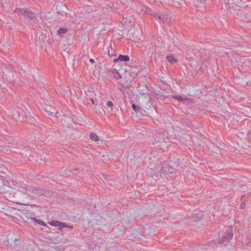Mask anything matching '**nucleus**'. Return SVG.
<instances>
[{
    "label": "nucleus",
    "mask_w": 251,
    "mask_h": 251,
    "mask_svg": "<svg viewBox=\"0 0 251 251\" xmlns=\"http://www.w3.org/2000/svg\"><path fill=\"white\" fill-rule=\"evenodd\" d=\"M108 54L110 57L115 56V54H114V51H113L112 48H111L110 50H108Z\"/></svg>",
    "instance_id": "obj_17"
},
{
    "label": "nucleus",
    "mask_w": 251,
    "mask_h": 251,
    "mask_svg": "<svg viewBox=\"0 0 251 251\" xmlns=\"http://www.w3.org/2000/svg\"><path fill=\"white\" fill-rule=\"evenodd\" d=\"M150 14L159 22H165L167 20V15L159 11L151 12Z\"/></svg>",
    "instance_id": "obj_4"
},
{
    "label": "nucleus",
    "mask_w": 251,
    "mask_h": 251,
    "mask_svg": "<svg viewBox=\"0 0 251 251\" xmlns=\"http://www.w3.org/2000/svg\"><path fill=\"white\" fill-rule=\"evenodd\" d=\"M178 4L180 5V3L179 2H178Z\"/></svg>",
    "instance_id": "obj_27"
},
{
    "label": "nucleus",
    "mask_w": 251,
    "mask_h": 251,
    "mask_svg": "<svg viewBox=\"0 0 251 251\" xmlns=\"http://www.w3.org/2000/svg\"><path fill=\"white\" fill-rule=\"evenodd\" d=\"M167 59L168 62H170L172 64H174L177 61V60L176 58H175V57L173 55L167 56Z\"/></svg>",
    "instance_id": "obj_12"
},
{
    "label": "nucleus",
    "mask_w": 251,
    "mask_h": 251,
    "mask_svg": "<svg viewBox=\"0 0 251 251\" xmlns=\"http://www.w3.org/2000/svg\"><path fill=\"white\" fill-rule=\"evenodd\" d=\"M67 31H68V30L67 28L61 27L57 31V35H58V36L60 37H62V34L66 33L67 32Z\"/></svg>",
    "instance_id": "obj_11"
},
{
    "label": "nucleus",
    "mask_w": 251,
    "mask_h": 251,
    "mask_svg": "<svg viewBox=\"0 0 251 251\" xmlns=\"http://www.w3.org/2000/svg\"><path fill=\"white\" fill-rule=\"evenodd\" d=\"M232 228L231 226H230L227 229L226 235L222 238L221 240V243H224L225 242L227 241L232 238Z\"/></svg>",
    "instance_id": "obj_6"
},
{
    "label": "nucleus",
    "mask_w": 251,
    "mask_h": 251,
    "mask_svg": "<svg viewBox=\"0 0 251 251\" xmlns=\"http://www.w3.org/2000/svg\"><path fill=\"white\" fill-rule=\"evenodd\" d=\"M90 139L95 142L99 140L98 136L95 133H91L90 134Z\"/></svg>",
    "instance_id": "obj_13"
},
{
    "label": "nucleus",
    "mask_w": 251,
    "mask_h": 251,
    "mask_svg": "<svg viewBox=\"0 0 251 251\" xmlns=\"http://www.w3.org/2000/svg\"><path fill=\"white\" fill-rule=\"evenodd\" d=\"M31 219L33 222L35 223L44 226H47V224L44 222L43 220H38L34 217H31Z\"/></svg>",
    "instance_id": "obj_9"
},
{
    "label": "nucleus",
    "mask_w": 251,
    "mask_h": 251,
    "mask_svg": "<svg viewBox=\"0 0 251 251\" xmlns=\"http://www.w3.org/2000/svg\"><path fill=\"white\" fill-rule=\"evenodd\" d=\"M4 185V182L2 179H0V188H2Z\"/></svg>",
    "instance_id": "obj_21"
},
{
    "label": "nucleus",
    "mask_w": 251,
    "mask_h": 251,
    "mask_svg": "<svg viewBox=\"0 0 251 251\" xmlns=\"http://www.w3.org/2000/svg\"><path fill=\"white\" fill-rule=\"evenodd\" d=\"M245 207V203L244 202L242 203L240 205V208H244Z\"/></svg>",
    "instance_id": "obj_22"
},
{
    "label": "nucleus",
    "mask_w": 251,
    "mask_h": 251,
    "mask_svg": "<svg viewBox=\"0 0 251 251\" xmlns=\"http://www.w3.org/2000/svg\"><path fill=\"white\" fill-rule=\"evenodd\" d=\"M92 100V103H94V100Z\"/></svg>",
    "instance_id": "obj_26"
},
{
    "label": "nucleus",
    "mask_w": 251,
    "mask_h": 251,
    "mask_svg": "<svg viewBox=\"0 0 251 251\" xmlns=\"http://www.w3.org/2000/svg\"><path fill=\"white\" fill-rule=\"evenodd\" d=\"M174 99L176 100H177L178 101H182L184 100H186L185 99H184L182 97L178 95H176L173 97Z\"/></svg>",
    "instance_id": "obj_15"
},
{
    "label": "nucleus",
    "mask_w": 251,
    "mask_h": 251,
    "mask_svg": "<svg viewBox=\"0 0 251 251\" xmlns=\"http://www.w3.org/2000/svg\"><path fill=\"white\" fill-rule=\"evenodd\" d=\"M106 105L108 107H110L111 110L112 109V107L113 106V103L112 101H107V102L106 103Z\"/></svg>",
    "instance_id": "obj_19"
},
{
    "label": "nucleus",
    "mask_w": 251,
    "mask_h": 251,
    "mask_svg": "<svg viewBox=\"0 0 251 251\" xmlns=\"http://www.w3.org/2000/svg\"><path fill=\"white\" fill-rule=\"evenodd\" d=\"M15 12L18 14H21L26 18H28L33 22L37 21L36 14L30 10L25 8H17Z\"/></svg>",
    "instance_id": "obj_2"
},
{
    "label": "nucleus",
    "mask_w": 251,
    "mask_h": 251,
    "mask_svg": "<svg viewBox=\"0 0 251 251\" xmlns=\"http://www.w3.org/2000/svg\"><path fill=\"white\" fill-rule=\"evenodd\" d=\"M206 0H194V2L196 6H199L200 4H204Z\"/></svg>",
    "instance_id": "obj_14"
},
{
    "label": "nucleus",
    "mask_w": 251,
    "mask_h": 251,
    "mask_svg": "<svg viewBox=\"0 0 251 251\" xmlns=\"http://www.w3.org/2000/svg\"><path fill=\"white\" fill-rule=\"evenodd\" d=\"M161 175L163 176H168L169 177H173L175 176L176 170L175 168L168 165H164L161 168L160 170Z\"/></svg>",
    "instance_id": "obj_3"
},
{
    "label": "nucleus",
    "mask_w": 251,
    "mask_h": 251,
    "mask_svg": "<svg viewBox=\"0 0 251 251\" xmlns=\"http://www.w3.org/2000/svg\"><path fill=\"white\" fill-rule=\"evenodd\" d=\"M90 62L92 63V64H93L94 63V60L93 59H90Z\"/></svg>",
    "instance_id": "obj_24"
},
{
    "label": "nucleus",
    "mask_w": 251,
    "mask_h": 251,
    "mask_svg": "<svg viewBox=\"0 0 251 251\" xmlns=\"http://www.w3.org/2000/svg\"><path fill=\"white\" fill-rule=\"evenodd\" d=\"M129 60V56L127 55H120L117 58L114 59V62H117L118 61H128Z\"/></svg>",
    "instance_id": "obj_8"
},
{
    "label": "nucleus",
    "mask_w": 251,
    "mask_h": 251,
    "mask_svg": "<svg viewBox=\"0 0 251 251\" xmlns=\"http://www.w3.org/2000/svg\"><path fill=\"white\" fill-rule=\"evenodd\" d=\"M26 190L28 191L32 194H35L38 196H44L45 197L51 195V192L50 191L41 189L39 187H36L29 185L26 187Z\"/></svg>",
    "instance_id": "obj_1"
},
{
    "label": "nucleus",
    "mask_w": 251,
    "mask_h": 251,
    "mask_svg": "<svg viewBox=\"0 0 251 251\" xmlns=\"http://www.w3.org/2000/svg\"><path fill=\"white\" fill-rule=\"evenodd\" d=\"M112 73L114 77H115L117 79L121 78L122 76L120 73H119L116 69L112 70Z\"/></svg>",
    "instance_id": "obj_10"
},
{
    "label": "nucleus",
    "mask_w": 251,
    "mask_h": 251,
    "mask_svg": "<svg viewBox=\"0 0 251 251\" xmlns=\"http://www.w3.org/2000/svg\"><path fill=\"white\" fill-rule=\"evenodd\" d=\"M49 224L52 226L59 227V229H61L63 227H67L68 226V225L64 223L56 220H51Z\"/></svg>",
    "instance_id": "obj_7"
},
{
    "label": "nucleus",
    "mask_w": 251,
    "mask_h": 251,
    "mask_svg": "<svg viewBox=\"0 0 251 251\" xmlns=\"http://www.w3.org/2000/svg\"><path fill=\"white\" fill-rule=\"evenodd\" d=\"M7 138H9L8 137H6L5 136H3L2 135H0V140L4 142H6V141H8L9 139H7Z\"/></svg>",
    "instance_id": "obj_16"
},
{
    "label": "nucleus",
    "mask_w": 251,
    "mask_h": 251,
    "mask_svg": "<svg viewBox=\"0 0 251 251\" xmlns=\"http://www.w3.org/2000/svg\"><path fill=\"white\" fill-rule=\"evenodd\" d=\"M145 97L149 99V102L148 103H150V104H151L152 103V101H151V96L150 95V94L149 93H147V94H145Z\"/></svg>",
    "instance_id": "obj_18"
},
{
    "label": "nucleus",
    "mask_w": 251,
    "mask_h": 251,
    "mask_svg": "<svg viewBox=\"0 0 251 251\" xmlns=\"http://www.w3.org/2000/svg\"><path fill=\"white\" fill-rule=\"evenodd\" d=\"M58 113V111L54 112H50V115L52 116L54 113L57 114Z\"/></svg>",
    "instance_id": "obj_23"
},
{
    "label": "nucleus",
    "mask_w": 251,
    "mask_h": 251,
    "mask_svg": "<svg viewBox=\"0 0 251 251\" xmlns=\"http://www.w3.org/2000/svg\"><path fill=\"white\" fill-rule=\"evenodd\" d=\"M11 112L12 115L14 118H19L20 119L21 118H23L24 117H25L24 111L18 107L14 108Z\"/></svg>",
    "instance_id": "obj_5"
},
{
    "label": "nucleus",
    "mask_w": 251,
    "mask_h": 251,
    "mask_svg": "<svg viewBox=\"0 0 251 251\" xmlns=\"http://www.w3.org/2000/svg\"><path fill=\"white\" fill-rule=\"evenodd\" d=\"M132 108L136 112H137L139 109V108L134 104L132 105Z\"/></svg>",
    "instance_id": "obj_20"
},
{
    "label": "nucleus",
    "mask_w": 251,
    "mask_h": 251,
    "mask_svg": "<svg viewBox=\"0 0 251 251\" xmlns=\"http://www.w3.org/2000/svg\"><path fill=\"white\" fill-rule=\"evenodd\" d=\"M113 11H115V12L117 11V10H116V8H114V9H113Z\"/></svg>",
    "instance_id": "obj_25"
}]
</instances>
